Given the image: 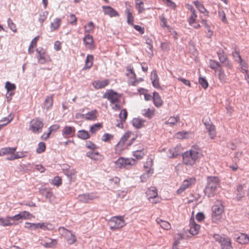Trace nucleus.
I'll list each match as a JSON object with an SVG mask.
<instances>
[{
    "instance_id": "50",
    "label": "nucleus",
    "mask_w": 249,
    "mask_h": 249,
    "mask_svg": "<svg viewBox=\"0 0 249 249\" xmlns=\"http://www.w3.org/2000/svg\"><path fill=\"white\" fill-rule=\"evenodd\" d=\"M243 188L244 186L241 184L239 185L237 187V191L238 192L237 194V199L238 200H240L244 196V193H242Z\"/></svg>"
},
{
    "instance_id": "55",
    "label": "nucleus",
    "mask_w": 249,
    "mask_h": 249,
    "mask_svg": "<svg viewBox=\"0 0 249 249\" xmlns=\"http://www.w3.org/2000/svg\"><path fill=\"white\" fill-rule=\"evenodd\" d=\"M85 146L87 148L93 150L98 148L97 145L94 143L90 141H88L86 142Z\"/></svg>"
},
{
    "instance_id": "61",
    "label": "nucleus",
    "mask_w": 249,
    "mask_h": 249,
    "mask_svg": "<svg viewBox=\"0 0 249 249\" xmlns=\"http://www.w3.org/2000/svg\"><path fill=\"white\" fill-rule=\"evenodd\" d=\"M5 87L8 92L14 90L16 88L14 84H12L9 81L6 82Z\"/></svg>"
},
{
    "instance_id": "25",
    "label": "nucleus",
    "mask_w": 249,
    "mask_h": 249,
    "mask_svg": "<svg viewBox=\"0 0 249 249\" xmlns=\"http://www.w3.org/2000/svg\"><path fill=\"white\" fill-rule=\"evenodd\" d=\"M104 14L108 15L110 17H118L119 14L114 9L109 6H103Z\"/></svg>"
},
{
    "instance_id": "22",
    "label": "nucleus",
    "mask_w": 249,
    "mask_h": 249,
    "mask_svg": "<svg viewBox=\"0 0 249 249\" xmlns=\"http://www.w3.org/2000/svg\"><path fill=\"white\" fill-rule=\"evenodd\" d=\"M84 43L86 48L93 50L95 48L93 37L90 35L85 36L83 39Z\"/></svg>"
},
{
    "instance_id": "19",
    "label": "nucleus",
    "mask_w": 249,
    "mask_h": 249,
    "mask_svg": "<svg viewBox=\"0 0 249 249\" xmlns=\"http://www.w3.org/2000/svg\"><path fill=\"white\" fill-rule=\"evenodd\" d=\"M40 244L46 248H53L57 245V241L56 239L45 237L41 240Z\"/></svg>"
},
{
    "instance_id": "51",
    "label": "nucleus",
    "mask_w": 249,
    "mask_h": 249,
    "mask_svg": "<svg viewBox=\"0 0 249 249\" xmlns=\"http://www.w3.org/2000/svg\"><path fill=\"white\" fill-rule=\"evenodd\" d=\"M94 28V24L92 21L89 22L87 25L84 26L85 33H90L93 31Z\"/></svg>"
},
{
    "instance_id": "36",
    "label": "nucleus",
    "mask_w": 249,
    "mask_h": 249,
    "mask_svg": "<svg viewBox=\"0 0 249 249\" xmlns=\"http://www.w3.org/2000/svg\"><path fill=\"white\" fill-rule=\"evenodd\" d=\"M155 111L154 108H144L142 110V114L145 117L150 119L154 116Z\"/></svg>"
},
{
    "instance_id": "21",
    "label": "nucleus",
    "mask_w": 249,
    "mask_h": 249,
    "mask_svg": "<svg viewBox=\"0 0 249 249\" xmlns=\"http://www.w3.org/2000/svg\"><path fill=\"white\" fill-rule=\"evenodd\" d=\"M125 4L126 6H128L125 11V13L127 16V22L130 25H133L134 17L132 14V9L131 6L129 4L128 2H125Z\"/></svg>"
},
{
    "instance_id": "5",
    "label": "nucleus",
    "mask_w": 249,
    "mask_h": 249,
    "mask_svg": "<svg viewBox=\"0 0 249 249\" xmlns=\"http://www.w3.org/2000/svg\"><path fill=\"white\" fill-rule=\"evenodd\" d=\"M212 210V220L213 222L218 223L221 219L224 213V206L218 201L213 206Z\"/></svg>"
},
{
    "instance_id": "46",
    "label": "nucleus",
    "mask_w": 249,
    "mask_h": 249,
    "mask_svg": "<svg viewBox=\"0 0 249 249\" xmlns=\"http://www.w3.org/2000/svg\"><path fill=\"white\" fill-rule=\"evenodd\" d=\"M67 20L69 24L72 25H76L77 24V18L73 14H71L67 18Z\"/></svg>"
},
{
    "instance_id": "1",
    "label": "nucleus",
    "mask_w": 249,
    "mask_h": 249,
    "mask_svg": "<svg viewBox=\"0 0 249 249\" xmlns=\"http://www.w3.org/2000/svg\"><path fill=\"white\" fill-rule=\"evenodd\" d=\"M182 156L183 163L186 166L192 167L202 156V152L198 146L194 145L184 152Z\"/></svg>"
},
{
    "instance_id": "32",
    "label": "nucleus",
    "mask_w": 249,
    "mask_h": 249,
    "mask_svg": "<svg viewBox=\"0 0 249 249\" xmlns=\"http://www.w3.org/2000/svg\"><path fill=\"white\" fill-rule=\"evenodd\" d=\"M16 223L11 221L10 216H7L5 218H0V225L3 227L9 226L16 225Z\"/></svg>"
},
{
    "instance_id": "41",
    "label": "nucleus",
    "mask_w": 249,
    "mask_h": 249,
    "mask_svg": "<svg viewBox=\"0 0 249 249\" xmlns=\"http://www.w3.org/2000/svg\"><path fill=\"white\" fill-rule=\"evenodd\" d=\"M93 56L91 54H88L87 56L85 61V65L84 66L85 69H89L93 65Z\"/></svg>"
},
{
    "instance_id": "26",
    "label": "nucleus",
    "mask_w": 249,
    "mask_h": 249,
    "mask_svg": "<svg viewBox=\"0 0 249 249\" xmlns=\"http://www.w3.org/2000/svg\"><path fill=\"white\" fill-rule=\"evenodd\" d=\"M181 151L180 145H177L170 148L168 152V156L170 158H175L178 156Z\"/></svg>"
},
{
    "instance_id": "31",
    "label": "nucleus",
    "mask_w": 249,
    "mask_h": 249,
    "mask_svg": "<svg viewBox=\"0 0 249 249\" xmlns=\"http://www.w3.org/2000/svg\"><path fill=\"white\" fill-rule=\"evenodd\" d=\"M156 221L164 230H169L171 228V225L168 221L163 220L159 218H157Z\"/></svg>"
},
{
    "instance_id": "13",
    "label": "nucleus",
    "mask_w": 249,
    "mask_h": 249,
    "mask_svg": "<svg viewBox=\"0 0 249 249\" xmlns=\"http://www.w3.org/2000/svg\"><path fill=\"white\" fill-rule=\"evenodd\" d=\"M136 163L135 160L133 158H124L121 157L115 162V165L117 168H127L129 166H132Z\"/></svg>"
},
{
    "instance_id": "18",
    "label": "nucleus",
    "mask_w": 249,
    "mask_h": 249,
    "mask_svg": "<svg viewBox=\"0 0 249 249\" xmlns=\"http://www.w3.org/2000/svg\"><path fill=\"white\" fill-rule=\"evenodd\" d=\"M146 163L147 165H144V167L146 170L145 173H144L141 176V179L142 181H144V179H146L151 176L153 173V169L151 168L152 165V160L151 159L149 161H147Z\"/></svg>"
},
{
    "instance_id": "44",
    "label": "nucleus",
    "mask_w": 249,
    "mask_h": 249,
    "mask_svg": "<svg viewBox=\"0 0 249 249\" xmlns=\"http://www.w3.org/2000/svg\"><path fill=\"white\" fill-rule=\"evenodd\" d=\"M103 127L102 123H97L90 126L89 130L91 133L95 134Z\"/></svg>"
},
{
    "instance_id": "35",
    "label": "nucleus",
    "mask_w": 249,
    "mask_h": 249,
    "mask_svg": "<svg viewBox=\"0 0 249 249\" xmlns=\"http://www.w3.org/2000/svg\"><path fill=\"white\" fill-rule=\"evenodd\" d=\"M193 3L200 13L204 14L207 16L208 15V11L205 9L203 4L201 2L198 0H196L194 1L193 2Z\"/></svg>"
},
{
    "instance_id": "54",
    "label": "nucleus",
    "mask_w": 249,
    "mask_h": 249,
    "mask_svg": "<svg viewBox=\"0 0 249 249\" xmlns=\"http://www.w3.org/2000/svg\"><path fill=\"white\" fill-rule=\"evenodd\" d=\"M22 219H30L34 216L27 211H23L20 213Z\"/></svg>"
},
{
    "instance_id": "8",
    "label": "nucleus",
    "mask_w": 249,
    "mask_h": 249,
    "mask_svg": "<svg viewBox=\"0 0 249 249\" xmlns=\"http://www.w3.org/2000/svg\"><path fill=\"white\" fill-rule=\"evenodd\" d=\"M126 71V74L128 78V84L130 85L137 86L140 82L143 81L142 78H136V75L132 66H127Z\"/></svg>"
},
{
    "instance_id": "30",
    "label": "nucleus",
    "mask_w": 249,
    "mask_h": 249,
    "mask_svg": "<svg viewBox=\"0 0 249 249\" xmlns=\"http://www.w3.org/2000/svg\"><path fill=\"white\" fill-rule=\"evenodd\" d=\"M221 249H233L230 238L225 237L220 242Z\"/></svg>"
},
{
    "instance_id": "11",
    "label": "nucleus",
    "mask_w": 249,
    "mask_h": 249,
    "mask_svg": "<svg viewBox=\"0 0 249 249\" xmlns=\"http://www.w3.org/2000/svg\"><path fill=\"white\" fill-rule=\"evenodd\" d=\"M196 182V178L195 177L188 178L185 179L182 183L180 187L177 190L176 194L178 195H182L184 191L193 186Z\"/></svg>"
},
{
    "instance_id": "37",
    "label": "nucleus",
    "mask_w": 249,
    "mask_h": 249,
    "mask_svg": "<svg viewBox=\"0 0 249 249\" xmlns=\"http://www.w3.org/2000/svg\"><path fill=\"white\" fill-rule=\"evenodd\" d=\"M61 24V19L59 18H55L53 22L51 23L50 28L52 32L58 29Z\"/></svg>"
},
{
    "instance_id": "63",
    "label": "nucleus",
    "mask_w": 249,
    "mask_h": 249,
    "mask_svg": "<svg viewBox=\"0 0 249 249\" xmlns=\"http://www.w3.org/2000/svg\"><path fill=\"white\" fill-rule=\"evenodd\" d=\"M198 82L203 89H206L208 88V83L205 78L200 77Z\"/></svg>"
},
{
    "instance_id": "4",
    "label": "nucleus",
    "mask_w": 249,
    "mask_h": 249,
    "mask_svg": "<svg viewBox=\"0 0 249 249\" xmlns=\"http://www.w3.org/2000/svg\"><path fill=\"white\" fill-rule=\"evenodd\" d=\"M209 67L213 70L217 75L220 82L225 83L227 82V75L226 74L221 64L218 61L211 59L209 61Z\"/></svg>"
},
{
    "instance_id": "48",
    "label": "nucleus",
    "mask_w": 249,
    "mask_h": 249,
    "mask_svg": "<svg viewBox=\"0 0 249 249\" xmlns=\"http://www.w3.org/2000/svg\"><path fill=\"white\" fill-rule=\"evenodd\" d=\"M133 137L136 138V137L134 136V135L132 134V132L127 131L124 134L120 140L123 142H124L125 143H126V142L128 140V139L131 138V139Z\"/></svg>"
},
{
    "instance_id": "53",
    "label": "nucleus",
    "mask_w": 249,
    "mask_h": 249,
    "mask_svg": "<svg viewBox=\"0 0 249 249\" xmlns=\"http://www.w3.org/2000/svg\"><path fill=\"white\" fill-rule=\"evenodd\" d=\"M238 61L241 66V71L242 72H247L248 71V65L246 62H245L242 59H241L239 60H236Z\"/></svg>"
},
{
    "instance_id": "62",
    "label": "nucleus",
    "mask_w": 249,
    "mask_h": 249,
    "mask_svg": "<svg viewBox=\"0 0 249 249\" xmlns=\"http://www.w3.org/2000/svg\"><path fill=\"white\" fill-rule=\"evenodd\" d=\"M197 17V16L196 13L191 14V15L188 18V22L189 25H192L193 23H195V21H196Z\"/></svg>"
},
{
    "instance_id": "2",
    "label": "nucleus",
    "mask_w": 249,
    "mask_h": 249,
    "mask_svg": "<svg viewBox=\"0 0 249 249\" xmlns=\"http://www.w3.org/2000/svg\"><path fill=\"white\" fill-rule=\"evenodd\" d=\"M220 179L218 177L209 176L207 178V185L204 190L205 195L213 197L216 194L217 188L220 186Z\"/></svg>"
},
{
    "instance_id": "16",
    "label": "nucleus",
    "mask_w": 249,
    "mask_h": 249,
    "mask_svg": "<svg viewBox=\"0 0 249 249\" xmlns=\"http://www.w3.org/2000/svg\"><path fill=\"white\" fill-rule=\"evenodd\" d=\"M217 55L219 61L221 63L224 64V66L227 70H231L232 68V63L229 60L224 51L217 53Z\"/></svg>"
},
{
    "instance_id": "49",
    "label": "nucleus",
    "mask_w": 249,
    "mask_h": 249,
    "mask_svg": "<svg viewBox=\"0 0 249 249\" xmlns=\"http://www.w3.org/2000/svg\"><path fill=\"white\" fill-rule=\"evenodd\" d=\"M135 7L138 10L139 14L142 13L145 10L144 8V3L143 1L136 2Z\"/></svg>"
},
{
    "instance_id": "39",
    "label": "nucleus",
    "mask_w": 249,
    "mask_h": 249,
    "mask_svg": "<svg viewBox=\"0 0 249 249\" xmlns=\"http://www.w3.org/2000/svg\"><path fill=\"white\" fill-rule=\"evenodd\" d=\"M26 152H14V154L12 155V156H9L7 158V159L8 160H13L21 158L23 157H25L26 156Z\"/></svg>"
},
{
    "instance_id": "17",
    "label": "nucleus",
    "mask_w": 249,
    "mask_h": 249,
    "mask_svg": "<svg viewBox=\"0 0 249 249\" xmlns=\"http://www.w3.org/2000/svg\"><path fill=\"white\" fill-rule=\"evenodd\" d=\"M200 229V226L196 223L194 217H191L190 219L189 232L193 235H196L198 233Z\"/></svg>"
},
{
    "instance_id": "34",
    "label": "nucleus",
    "mask_w": 249,
    "mask_h": 249,
    "mask_svg": "<svg viewBox=\"0 0 249 249\" xmlns=\"http://www.w3.org/2000/svg\"><path fill=\"white\" fill-rule=\"evenodd\" d=\"M193 135L191 132H187L185 131H182L176 133L175 136L176 138L179 139H188L190 138Z\"/></svg>"
},
{
    "instance_id": "45",
    "label": "nucleus",
    "mask_w": 249,
    "mask_h": 249,
    "mask_svg": "<svg viewBox=\"0 0 249 249\" xmlns=\"http://www.w3.org/2000/svg\"><path fill=\"white\" fill-rule=\"evenodd\" d=\"M146 151L143 148L141 150L134 151L133 155L136 158V159L141 160L143 157Z\"/></svg>"
},
{
    "instance_id": "58",
    "label": "nucleus",
    "mask_w": 249,
    "mask_h": 249,
    "mask_svg": "<svg viewBox=\"0 0 249 249\" xmlns=\"http://www.w3.org/2000/svg\"><path fill=\"white\" fill-rule=\"evenodd\" d=\"M46 149V144L43 142H40L38 144V147L36 149V152L37 153H41L45 151Z\"/></svg>"
},
{
    "instance_id": "38",
    "label": "nucleus",
    "mask_w": 249,
    "mask_h": 249,
    "mask_svg": "<svg viewBox=\"0 0 249 249\" xmlns=\"http://www.w3.org/2000/svg\"><path fill=\"white\" fill-rule=\"evenodd\" d=\"M77 137L81 140H86L90 138V135L88 131L85 130H80L77 132Z\"/></svg>"
},
{
    "instance_id": "24",
    "label": "nucleus",
    "mask_w": 249,
    "mask_h": 249,
    "mask_svg": "<svg viewBox=\"0 0 249 249\" xmlns=\"http://www.w3.org/2000/svg\"><path fill=\"white\" fill-rule=\"evenodd\" d=\"M234 239L241 244H249V236L245 233H240L238 236L235 234Z\"/></svg>"
},
{
    "instance_id": "52",
    "label": "nucleus",
    "mask_w": 249,
    "mask_h": 249,
    "mask_svg": "<svg viewBox=\"0 0 249 249\" xmlns=\"http://www.w3.org/2000/svg\"><path fill=\"white\" fill-rule=\"evenodd\" d=\"M62 179L58 176H56L52 180L51 183L54 186L59 187L62 184Z\"/></svg>"
},
{
    "instance_id": "64",
    "label": "nucleus",
    "mask_w": 249,
    "mask_h": 249,
    "mask_svg": "<svg viewBox=\"0 0 249 249\" xmlns=\"http://www.w3.org/2000/svg\"><path fill=\"white\" fill-rule=\"evenodd\" d=\"M8 24L9 27L13 32H14V33H16L17 32V29L16 24L13 22V21L10 18L8 19Z\"/></svg>"
},
{
    "instance_id": "6",
    "label": "nucleus",
    "mask_w": 249,
    "mask_h": 249,
    "mask_svg": "<svg viewBox=\"0 0 249 249\" xmlns=\"http://www.w3.org/2000/svg\"><path fill=\"white\" fill-rule=\"evenodd\" d=\"M110 229L116 230L122 228L126 225L124 220V216H116L111 218L109 220Z\"/></svg>"
},
{
    "instance_id": "56",
    "label": "nucleus",
    "mask_w": 249,
    "mask_h": 249,
    "mask_svg": "<svg viewBox=\"0 0 249 249\" xmlns=\"http://www.w3.org/2000/svg\"><path fill=\"white\" fill-rule=\"evenodd\" d=\"M48 15V12L47 11H42L39 14L38 20L41 23H43L46 20Z\"/></svg>"
},
{
    "instance_id": "15",
    "label": "nucleus",
    "mask_w": 249,
    "mask_h": 249,
    "mask_svg": "<svg viewBox=\"0 0 249 249\" xmlns=\"http://www.w3.org/2000/svg\"><path fill=\"white\" fill-rule=\"evenodd\" d=\"M135 140V138L134 137H132L131 139V142L129 143H125L124 142L120 140V141L115 146V153L119 155L121 154L124 151V150L128 148V147L132 144Z\"/></svg>"
},
{
    "instance_id": "29",
    "label": "nucleus",
    "mask_w": 249,
    "mask_h": 249,
    "mask_svg": "<svg viewBox=\"0 0 249 249\" xmlns=\"http://www.w3.org/2000/svg\"><path fill=\"white\" fill-rule=\"evenodd\" d=\"M153 94V100L154 105L157 107H160L163 104V101L160 95L157 92H154Z\"/></svg>"
},
{
    "instance_id": "20",
    "label": "nucleus",
    "mask_w": 249,
    "mask_h": 249,
    "mask_svg": "<svg viewBox=\"0 0 249 249\" xmlns=\"http://www.w3.org/2000/svg\"><path fill=\"white\" fill-rule=\"evenodd\" d=\"M110 82L109 79L97 80L92 82V86L96 89H103L107 86Z\"/></svg>"
},
{
    "instance_id": "28",
    "label": "nucleus",
    "mask_w": 249,
    "mask_h": 249,
    "mask_svg": "<svg viewBox=\"0 0 249 249\" xmlns=\"http://www.w3.org/2000/svg\"><path fill=\"white\" fill-rule=\"evenodd\" d=\"M16 149L17 147L2 148L0 150V156H3L8 155H10V156H12V155L14 154V152H16Z\"/></svg>"
},
{
    "instance_id": "43",
    "label": "nucleus",
    "mask_w": 249,
    "mask_h": 249,
    "mask_svg": "<svg viewBox=\"0 0 249 249\" xmlns=\"http://www.w3.org/2000/svg\"><path fill=\"white\" fill-rule=\"evenodd\" d=\"M78 198L80 201L84 203L88 202L89 201L93 199L92 196L89 194H83L79 195Z\"/></svg>"
},
{
    "instance_id": "27",
    "label": "nucleus",
    "mask_w": 249,
    "mask_h": 249,
    "mask_svg": "<svg viewBox=\"0 0 249 249\" xmlns=\"http://www.w3.org/2000/svg\"><path fill=\"white\" fill-rule=\"evenodd\" d=\"M98 115V111L96 109L92 110L88 112L87 113L83 114V118L89 121H94L96 120Z\"/></svg>"
},
{
    "instance_id": "23",
    "label": "nucleus",
    "mask_w": 249,
    "mask_h": 249,
    "mask_svg": "<svg viewBox=\"0 0 249 249\" xmlns=\"http://www.w3.org/2000/svg\"><path fill=\"white\" fill-rule=\"evenodd\" d=\"M75 129L73 126H65L62 130V135L66 138L72 137L75 133Z\"/></svg>"
},
{
    "instance_id": "57",
    "label": "nucleus",
    "mask_w": 249,
    "mask_h": 249,
    "mask_svg": "<svg viewBox=\"0 0 249 249\" xmlns=\"http://www.w3.org/2000/svg\"><path fill=\"white\" fill-rule=\"evenodd\" d=\"M114 136L109 133H105L102 137V141L104 142H109L113 139Z\"/></svg>"
},
{
    "instance_id": "12",
    "label": "nucleus",
    "mask_w": 249,
    "mask_h": 249,
    "mask_svg": "<svg viewBox=\"0 0 249 249\" xmlns=\"http://www.w3.org/2000/svg\"><path fill=\"white\" fill-rule=\"evenodd\" d=\"M36 57L38 63L43 64L52 61L50 55L45 50L42 48L37 49L36 50Z\"/></svg>"
},
{
    "instance_id": "10",
    "label": "nucleus",
    "mask_w": 249,
    "mask_h": 249,
    "mask_svg": "<svg viewBox=\"0 0 249 249\" xmlns=\"http://www.w3.org/2000/svg\"><path fill=\"white\" fill-rule=\"evenodd\" d=\"M59 231L60 234L65 237L69 245L74 244L77 242V238L75 234L64 227H60Z\"/></svg>"
},
{
    "instance_id": "42",
    "label": "nucleus",
    "mask_w": 249,
    "mask_h": 249,
    "mask_svg": "<svg viewBox=\"0 0 249 249\" xmlns=\"http://www.w3.org/2000/svg\"><path fill=\"white\" fill-rule=\"evenodd\" d=\"M144 121L139 118H134L132 120V124L136 128H140L143 126Z\"/></svg>"
},
{
    "instance_id": "59",
    "label": "nucleus",
    "mask_w": 249,
    "mask_h": 249,
    "mask_svg": "<svg viewBox=\"0 0 249 249\" xmlns=\"http://www.w3.org/2000/svg\"><path fill=\"white\" fill-rule=\"evenodd\" d=\"M218 14L219 18L221 19L223 22L225 23H227L228 22L226 18V14L222 9L218 10Z\"/></svg>"
},
{
    "instance_id": "14",
    "label": "nucleus",
    "mask_w": 249,
    "mask_h": 249,
    "mask_svg": "<svg viewBox=\"0 0 249 249\" xmlns=\"http://www.w3.org/2000/svg\"><path fill=\"white\" fill-rule=\"evenodd\" d=\"M204 125L208 133L209 136L212 140L214 139L216 137V131L215 125L209 121V122L202 120Z\"/></svg>"
},
{
    "instance_id": "9",
    "label": "nucleus",
    "mask_w": 249,
    "mask_h": 249,
    "mask_svg": "<svg viewBox=\"0 0 249 249\" xmlns=\"http://www.w3.org/2000/svg\"><path fill=\"white\" fill-rule=\"evenodd\" d=\"M44 124L39 118H35L29 123V130L34 133H39L42 131Z\"/></svg>"
},
{
    "instance_id": "47",
    "label": "nucleus",
    "mask_w": 249,
    "mask_h": 249,
    "mask_svg": "<svg viewBox=\"0 0 249 249\" xmlns=\"http://www.w3.org/2000/svg\"><path fill=\"white\" fill-rule=\"evenodd\" d=\"M127 117V112L126 109H123L121 110L119 114V118L120 122L122 124L124 123Z\"/></svg>"
},
{
    "instance_id": "33",
    "label": "nucleus",
    "mask_w": 249,
    "mask_h": 249,
    "mask_svg": "<svg viewBox=\"0 0 249 249\" xmlns=\"http://www.w3.org/2000/svg\"><path fill=\"white\" fill-rule=\"evenodd\" d=\"M53 103V95H51L50 96H48L46 97V98L44 102L43 105L44 107L47 109L49 110L50 109Z\"/></svg>"
},
{
    "instance_id": "60",
    "label": "nucleus",
    "mask_w": 249,
    "mask_h": 249,
    "mask_svg": "<svg viewBox=\"0 0 249 249\" xmlns=\"http://www.w3.org/2000/svg\"><path fill=\"white\" fill-rule=\"evenodd\" d=\"M232 55L233 57L235 58V60H239L242 59L241 55L239 53V51L238 48L235 46L234 50L232 53Z\"/></svg>"
},
{
    "instance_id": "40",
    "label": "nucleus",
    "mask_w": 249,
    "mask_h": 249,
    "mask_svg": "<svg viewBox=\"0 0 249 249\" xmlns=\"http://www.w3.org/2000/svg\"><path fill=\"white\" fill-rule=\"evenodd\" d=\"M179 121V118L178 116L170 117L168 120L165 122V124L167 125H169L170 126H173Z\"/></svg>"
},
{
    "instance_id": "3",
    "label": "nucleus",
    "mask_w": 249,
    "mask_h": 249,
    "mask_svg": "<svg viewBox=\"0 0 249 249\" xmlns=\"http://www.w3.org/2000/svg\"><path fill=\"white\" fill-rule=\"evenodd\" d=\"M121 95L112 89L107 90L103 95V98L109 100L112 109L117 111L120 109L121 105L120 98Z\"/></svg>"
},
{
    "instance_id": "7",
    "label": "nucleus",
    "mask_w": 249,
    "mask_h": 249,
    "mask_svg": "<svg viewBox=\"0 0 249 249\" xmlns=\"http://www.w3.org/2000/svg\"><path fill=\"white\" fill-rule=\"evenodd\" d=\"M146 196L149 201L152 204L160 203L161 201V197L158 196V190L154 187L147 189Z\"/></svg>"
}]
</instances>
